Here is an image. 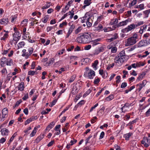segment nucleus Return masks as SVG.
I'll use <instances>...</instances> for the list:
<instances>
[{"label": "nucleus", "instance_id": "nucleus-19", "mask_svg": "<svg viewBox=\"0 0 150 150\" xmlns=\"http://www.w3.org/2000/svg\"><path fill=\"white\" fill-rule=\"evenodd\" d=\"M91 17L90 13L89 12H87L85 13L84 16L82 17V18L85 19L86 22L87 21H89Z\"/></svg>", "mask_w": 150, "mask_h": 150}, {"label": "nucleus", "instance_id": "nucleus-17", "mask_svg": "<svg viewBox=\"0 0 150 150\" xmlns=\"http://www.w3.org/2000/svg\"><path fill=\"white\" fill-rule=\"evenodd\" d=\"M1 134L3 136H7L8 133V130L6 128H3L1 130Z\"/></svg>", "mask_w": 150, "mask_h": 150}, {"label": "nucleus", "instance_id": "nucleus-42", "mask_svg": "<svg viewBox=\"0 0 150 150\" xmlns=\"http://www.w3.org/2000/svg\"><path fill=\"white\" fill-rule=\"evenodd\" d=\"M116 79H117L116 82V84L119 83L121 81V78L120 76H117L116 77Z\"/></svg>", "mask_w": 150, "mask_h": 150}, {"label": "nucleus", "instance_id": "nucleus-8", "mask_svg": "<svg viewBox=\"0 0 150 150\" xmlns=\"http://www.w3.org/2000/svg\"><path fill=\"white\" fill-rule=\"evenodd\" d=\"M112 36H114V38H108L107 39V41L108 42H112L118 38V36L117 33H114Z\"/></svg>", "mask_w": 150, "mask_h": 150}, {"label": "nucleus", "instance_id": "nucleus-5", "mask_svg": "<svg viewBox=\"0 0 150 150\" xmlns=\"http://www.w3.org/2000/svg\"><path fill=\"white\" fill-rule=\"evenodd\" d=\"M141 144H143L146 147H148L150 144V139L147 137H144L141 141Z\"/></svg>", "mask_w": 150, "mask_h": 150}, {"label": "nucleus", "instance_id": "nucleus-52", "mask_svg": "<svg viewBox=\"0 0 150 150\" xmlns=\"http://www.w3.org/2000/svg\"><path fill=\"white\" fill-rule=\"evenodd\" d=\"M68 107L66 108L62 112L60 115L58 116V117H60L62 115V114L64 113L67 110H68Z\"/></svg>", "mask_w": 150, "mask_h": 150}, {"label": "nucleus", "instance_id": "nucleus-43", "mask_svg": "<svg viewBox=\"0 0 150 150\" xmlns=\"http://www.w3.org/2000/svg\"><path fill=\"white\" fill-rule=\"evenodd\" d=\"M28 50L29 54V55H30V56L33 52V48L32 47H30L28 48Z\"/></svg>", "mask_w": 150, "mask_h": 150}, {"label": "nucleus", "instance_id": "nucleus-9", "mask_svg": "<svg viewBox=\"0 0 150 150\" xmlns=\"http://www.w3.org/2000/svg\"><path fill=\"white\" fill-rule=\"evenodd\" d=\"M104 50V47H98V49H96L94 52V55H97L100 53L103 52Z\"/></svg>", "mask_w": 150, "mask_h": 150}, {"label": "nucleus", "instance_id": "nucleus-56", "mask_svg": "<svg viewBox=\"0 0 150 150\" xmlns=\"http://www.w3.org/2000/svg\"><path fill=\"white\" fill-rule=\"evenodd\" d=\"M74 28V24H72L71 25L70 27L69 28V31L72 32Z\"/></svg>", "mask_w": 150, "mask_h": 150}, {"label": "nucleus", "instance_id": "nucleus-33", "mask_svg": "<svg viewBox=\"0 0 150 150\" xmlns=\"http://www.w3.org/2000/svg\"><path fill=\"white\" fill-rule=\"evenodd\" d=\"M38 72L36 71L30 70L28 71V74L29 75L33 76L35 74H37Z\"/></svg>", "mask_w": 150, "mask_h": 150}, {"label": "nucleus", "instance_id": "nucleus-15", "mask_svg": "<svg viewBox=\"0 0 150 150\" xmlns=\"http://www.w3.org/2000/svg\"><path fill=\"white\" fill-rule=\"evenodd\" d=\"M54 59L53 58L50 59L45 64V66L47 67L52 65L54 62Z\"/></svg>", "mask_w": 150, "mask_h": 150}, {"label": "nucleus", "instance_id": "nucleus-55", "mask_svg": "<svg viewBox=\"0 0 150 150\" xmlns=\"http://www.w3.org/2000/svg\"><path fill=\"white\" fill-rule=\"evenodd\" d=\"M28 98V93L25 94L24 96L22 98V99L23 100H26Z\"/></svg>", "mask_w": 150, "mask_h": 150}, {"label": "nucleus", "instance_id": "nucleus-16", "mask_svg": "<svg viewBox=\"0 0 150 150\" xmlns=\"http://www.w3.org/2000/svg\"><path fill=\"white\" fill-rule=\"evenodd\" d=\"M26 50L25 49H23L22 50V52L23 53L22 54V56L24 57H25V59H27L28 58L29 56H30V55H29V53L28 52H26Z\"/></svg>", "mask_w": 150, "mask_h": 150}, {"label": "nucleus", "instance_id": "nucleus-4", "mask_svg": "<svg viewBox=\"0 0 150 150\" xmlns=\"http://www.w3.org/2000/svg\"><path fill=\"white\" fill-rule=\"evenodd\" d=\"M118 41H115L112 42L109 45L107 48L110 49H111V52L112 53H115L116 52L117 48L116 47H112L113 46H115L118 43Z\"/></svg>", "mask_w": 150, "mask_h": 150}, {"label": "nucleus", "instance_id": "nucleus-30", "mask_svg": "<svg viewBox=\"0 0 150 150\" xmlns=\"http://www.w3.org/2000/svg\"><path fill=\"white\" fill-rule=\"evenodd\" d=\"M118 22V19L117 18L113 19L111 20V22L110 23V25H114L117 24Z\"/></svg>", "mask_w": 150, "mask_h": 150}, {"label": "nucleus", "instance_id": "nucleus-49", "mask_svg": "<svg viewBox=\"0 0 150 150\" xmlns=\"http://www.w3.org/2000/svg\"><path fill=\"white\" fill-rule=\"evenodd\" d=\"M137 67H140L141 66H144L145 64L143 62H139L138 63H137Z\"/></svg>", "mask_w": 150, "mask_h": 150}, {"label": "nucleus", "instance_id": "nucleus-39", "mask_svg": "<svg viewBox=\"0 0 150 150\" xmlns=\"http://www.w3.org/2000/svg\"><path fill=\"white\" fill-rule=\"evenodd\" d=\"M22 102V101L21 99H20L18 100L17 101L15 105H14L13 107V108L14 109L15 108L16 106H18L20 104H21Z\"/></svg>", "mask_w": 150, "mask_h": 150}, {"label": "nucleus", "instance_id": "nucleus-38", "mask_svg": "<svg viewBox=\"0 0 150 150\" xmlns=\"http://www.w3.org/2000/svg\"><path fill=\"white\" fill-rule=\"evenodd\" d=\"M76 77V76L75 74L72 75L70 79L69 80V83H71L73 82L75 80Z\"/></svg>", "mask_w": 150, "mask_h": 150}, {"label": "nucleus", "instance_id": "nucleus-51", "mask_svg": "<svg viewBox=\"0 0 150 150\" xmlns=\"http://www.w3.org/2000/svg\"><path fill=\"white\" fill-rule=\"evenodd\" d=\"M138 47L137 45H134V46H132L128 50L129 51H131L134 49H135L136 48Z\"/></svg>", "mask_w": 150, "mask_h": 150}, {"label": "nucleus", "instance_id": "nucleus-57", "mask_svg": "<svg viewBox=\"0 0 150 150\" xmlns=\"http://www.w3.org/2000/svg\"><path fill=\"white\" fill-rule=\"evenodd\" d=\"M1 72L2 74H4V75L6 74L7 73V71L6 68H4L1 71Z\"/></svg>", "mask_w": 150, "mask_h": 150}, {"label": "nucleus", "instance_id": "nucleus-34", "mask_svg": "<svg viewBox=\"0 0 150 150\" xmlns=\"http://www.w3.org/2000/svg\"><path fill=\"white\" fill-rule=\"evenodd\" d=\"M78 57L76 56L73 55L71 56L70 57V61L69 63L71 64L73 60H76L77 58Z\"/></svg>", "mask_w": 150, "mask_h": 150}, {"label": "nucleus", "instance_id": "nucleus-25", "mask_svg": "<svg viewBox=\"0 0 150 150\" xmlns=\"http://www.w3.org/2000/svg\"><path fill=\"white\" fill-rule=\"evenodd\" d=\"M46 3V4L42 7V8L43 9L48 8L52 5V3L50 2L47 1Z\"/></svg>", "mask_w": 150, "mask_h": 150}, {"label": "nucleus", "instance_id": "nucleus-59", "mask_svg": "<svg viewBox=\"0 0 150 150\" xmlns=\"http://www.w3.org/2000/svg\"><path fill=\"white\" fill-rule=\"evenodd\" d=\"M73 140H71L70 142V143H71L70 144L71 146L73 145V144L76 143L77 142V140L75 139L74 138H73Z\"/></svg>", "mask_w": 150, "mask_h": 150}, {"label": "nucleus", "instance_id": "nucleus-50", "mask_svg": "<svg viewBox=\"0 0 150 150\" xmlns=\"http://www.w3.org/2000/svg\"><path fill=\"white\" fill-rule=\"evenodd\" d=\"M103 18L104 16L103 15H101L98 17L97 21L99 22H100Z\"/></svg>", "mask_w": 150, "mask_h": 150}, {"label": "nucleus", "instance_id": "nucleus-32", "mask_svg": "<svg viewBox=\"0 0 150 150\" xmlns=\"http://www.w3.org/2000/svg\"><path fill=\"white\" fill-rule=\"evenodd\" d=\"M37 128L35 127L33 129V130L32 131L31 133L30 134V137H33L35 135V134L36 132L37 131Z\"/></svg>", "mask_w": 150, "mask_h": 150}, {"label": "nucleus", "instance_id": "nucleus-41", "mask_svg": "<svg viewBox=\"0 0 150 150\" xmlns=\"http://www.w3.org/2000/svg\"><path fill=\"white\" fill-rule=\"evenodd\" d=\"M91 1L92 0H84V4L88 6L91 4Z\"/></svg>", "mask_w": 150, "mask_h": 150}, {"label": "nucleus", "instance_id": "nucleus-6", "mask_svg": "<svg viewBox=\"0 0 150 150\" xmlns=\"http://www.w3.org/2000/svg\"><path fill=\"white\" fill-rule=\"evenodd\" d=\"M136 40H134L131 37L127 39V42H125V45L126 46L133 45L135 44L137 42Z\"/></svg>", "mask_w": 150, "mask_h": 150}, {"label": "nucleus", "instance_id": "nucleus-7", "mask_svg": "<svg viewBox=\"0 0 150 150\" xmlns=\"http://www.w3.org/2000/svg\"><path fill=\"white\" fill-rule=\"evenodd\" d=\"M129 21L128 19L124 21H122L121 22H120L119 23H118L117 25H114L113 26V27L114 28V29L116 28L117 27H121L123 26H124L126 25Z\"/></svg>", "mask_w": 150, "mask_h": 150}, {"label": "nucleus", "instance_id": "nucleus-1", "mask_svg": "<svg viewBox=\"0 0 150 150\" xmlns=\"http://www.w3.org/2000/svg\"><path fill=\"white\" fill-rule=\"evenodd\" d=\"M92 38L90 34L88 33H83L76 39L77 41L80 43H89L91 42Z\"/></svg>", "mask_w": 150, "mask_h": 150}, {"label": "nucleus", "instance_id": "nucleus-64", "mask_svg": "<svg viewBox=\"0 0 150 150\" xmlns=\"http://www.w3.org/2000/svg\"><path fill=\"white\" fill-rule=\"evenodd\" d=\"M150 115V107L149 108L148 110L146 112L145 115L146 117H148Z\"/></svg>", "mask_w": 150, "mask_h": 150}, {"label": "nucleus", "instance_id": "nucleus-23", "mask_svg": "<svg viewBox=\"0 0 150 150\" xmlns=\"http://www.w3.org/2000/svg\"><path fill=\"white\" fill-rule=\"evenodd\" d=\"M44 134H42V135L41 134L38 136L35 140V142L37 143H38L44 137Z\"/></svg>", "mask_w": 150, "mask_h": 150}, {"label": "nucleus", "instance_id": "nucleus-60", "mask_svg": "<svg viewBox=\"0 0 150 150\" xmlns=\"http://www.w3.org/2000/svg\"><path fill=\"white\" fill-rule=\"evenodd\" d=\"M91 47V45H88L84 47V50H90Z\"/></svg>", "mask_w": 150, "mask_h": 150}, {"label": "nucleus", "instance_id": "nucleus-48", "mask_svg": "<svg viewBox=\"0 0 150 150\" xmlns=\"http://www.w3.org/2000/svg\"><path fill=\"white\" fill-rule=\"evenodd\" d=\"M38 118V117L37 116H33L31 117L29 119L31 122H32V121L36 120Z\"/></svg>", "mask_w": 150, "mask_h": 150}, {"label": "nucleus", "instance_id": "nucleus-37", "mask_svg": "<svg viewBox=\"0 0 150 150\" xmlns=\"http://www.w3.org/2000/svg\"><path fill=\"white\" fill-rule=\"evenodd\" d=\"M13 40L15 41H17L18 42L19 40L20 39L21 36H19V35H17V37L16 36V35H13Z\"/></svg>", "mask_w": 150, "mask_h": 150}, {"label": "nucleus", "instance_id": "nucleus-35", "mask_svg": "<svg viewBox=\"0 0 150 150\" xmlns=\"http://www.w3.org/2000/svg\"><path fill=\"white\" fill-rule=\"evenodd\" d=\"M114 96L112 94L108 96L105 98V100L107 101H110L114 98Z\"/></svg>", "mask_w": 150, "mask_h": 150}, {"label": "nucleus", "instance_id": "nucleus-44", "mask_svg": "<svg viewBox=\"0 0 150 150\" xmlns=\"http://www.w3.org/2000/svg\"><path fill=\"white\" fill-rule=\"evenodd\" d=\"M8 35L7 34L5 33L4 34L3 36L1 38V40H5L6 38L8 37Z\"/></svg>", "mask_w": 150, "mask_h": 150}, {"label": "nucleus", "instance_id": "nucleus-58", "mask_svg": "<svg viewBox=\"0 0 150 150\" xmlns=\"http://www.w3.org/2000/svg\"><path fill=\"white\" fill-rule=\"evenodd\" d=\"M105 132L103 131L101 132L99 138V139H100L103 138Z\"/></svg>", "mask_w": 150, "mask_h": 150}, {"label": "nucleus", "instance_id": "nucleus-29", "mask_svg": "<svg viewBox=\"0 0 150 150\" xmlns=\"http://www.w3.org/2000/svg\"><path fill=\"white\" fill-rule=\"evenodd\" d=\"M49 18V15H47L45 16V17L42 18V20L43 22L44 23H46Z\"/></svg>", "mask_w": 150, "mask_h": 150}, {"label": "nucleus", "instance_id": "nucleus-62", "mask_svg": "<svg viewBox=\"0 0 150 150\" xmlns=\"http://www.w3.org/2000/svg\"><path fill=\"white\" fill-rule=\"evenodd\" d=\"M54 28V27L48 26L47 28V32H49Z\"/></svg>", "mask_w": 150, "mask_h": 150}, {"label": "nucleus", "instance_id": "nucleus-26", "mask_svg": "<svg viewBox=\"0 0 150 150\" xmlns=\"http://www.w3.org/2000/svg\"><path fill=\"white\" fill-rule=\"evenodd\" d=\"M128 31H129L131 30L132 29H135L136 27L135 26V24H132L129 25L127 27Z\"/></svg>", "mask_w": 150, "mask_h": 150}, {"label": "nucleus", "instance_id": "nucleus-22", "mask_svg": "<svg viewBox=\"0 0 150 150\" xmlns=\"http://www.w3.org/2000/svg\"><path fill=\"white\" fill-rule=\"evenodd\" d=\"M54 122H51L46 127L45 129V131L50 130V129L52 128L54 126Z\"/></svg>", "mask_w": 150, "mask_h": 150}, {"label": "nucleus", "instance_id": "nucleus-54", "mask_svg": "<svg viewBox=\"0 0 150 150\" xmlns=\"http://www.w3.org/2000/svg\"><path fill=\"white\" fill-rule=\"evenodd\" d=\"M124 117L125 118V119H124V120L128 121L130 118V116L129 114H127L125 115Z\"/></svg>", "mask_w": 150, "mask_h": 150}, {"label": "nucleus", "instance_id": "nucleus-46", "mask_svg": "<svg viewBox=\"0 0 150 150\" xmlns=\"http://www.w3.org/2000/svg\"><path fill=\"white\" fill-rule=\"evenodd\" d=\"M69 13L68 14V15H70V16L69 17V18L70 19H71L74 15V12L73 11H70L69 12Z\"/></svg>", "mask_w": 150, "mask_h": 150}, {"label": "nucleus", "instance_id": "nucleus-14", "mask_svg": "<svg viewBox=\"0 0 150 150\" xmlns=\"http://www.w3.org/2000/svg\"><path fill=\"white\" fill-rule=\"evenodd\" d=\"M146 74V73L144 71H143L141 74H139V76L136 79V81L137 82H138L140 80H142Z\"/></svg>", "mask_w": 150, "mask_h": 150}, {"label": "nucleus", "instance_id": "nucleus-40", "mask_svg": "<svg viewBox=\"0 0 150 150\" xmlns=\"http://www.w3.org/2000/svg\"><path fill=\"white\" fill-rule=\"evenodd\" d=\"M143 13L145 14V18H147L148 17L149 14L150 13V9L144 11Z\"/></svg>", "mask_w": 150, "mask_h": 150}, {"label": "nucleus", "instance_id": "nucleus-2", "mask_svg": "<svg viewBox=\"0 0 150 150\" xmlns=\"http://www.w3.org/2000/svg\"><path fill=\"white\" fill-rule=\"evenodd\" d=\"M128 58V57L126 55L124 50H122L115 57L114 59V62L116 64H118L121 66L125 62Z\"/></svg>", "mask_w": 150, "mask_h": 150}, {"label": "nucleus", "instance_id": "nucleus-53", "mask_svg": "<svg viewBox=\"0 0 150 150\" xmlns=\"http://www.w3.org/2000/svg\"><path fill=\"white\" fill-rule=\"evenodd\" d=\"M127 85V83L126 82H123L122 83L120 86L121 88H125Z\"/></svg>", "mask_w": 150, "mask_h": 150}, {"label": "nucleus", "instance_id": "nucleus-28", "mask_svg": "<svg viewBox=\"0 0 150 150\" xmlns=\"http://www.w3.org/2000/svg\"><path fill=\"white\" fill-rule=\"evenodd\" d=\"M25 45V42L23 41L20 42L18 44V49L23 47Z\"/></svg>", "mask_w": 150, "mask_h": 150}, {"label": "nucleus", "instance_id": "nucleus-21", "mask_svg": "<svg viewBox=\"0 0 150 150\" xmlns=\"http://www.w3.org/2000/svg\"><path fill=\"white\" fill-rule=\"evenodd\" d=\"M8 113V109L6 108H5L3 109L2 110V118H4L6 115H7Z\"/></svg>", "mask_w": 150, "mask_h": 150}, {"label": "nucleus", "instance_id": "nucleus-27", "mask_svg": "<svg viewBox=\"0 0 150 150\" xmlns=\"http://www.w3.org/2000/svg\"><path fill=\"white\" fill-rule=\"evenodd\" d=\"M6 64L7 66H11L13 64V60L12 59L10 58L7 59Z\"/></svg>", "mask_w": 150, "mask_h": 150}, {"label": "nucleus", "instance_id": "nucleus-63", "mask_svg": "<svg viewBox=\"0 0 150 150\" xmlns=\"http://www.w3.org/2000/svg\"><path fill=\"white\" fill-rule=\"evenodd\" d=\"M61 127V125H56L54 128V130L56 131H57L58 129H60V128Z\"/></svg>", "mask_w": 150, "mask_h": 150}, {"label": "nucleus", "instance_id": "nucleus-20", "mask_svg": "<svg viewBox=\"0 0 150 150\" xmlns=\"http://www.w3.org/2000/svg\"><path fill=\"white\" fill-rule=\"evenodd\" d=\"M132 135V133L131 132H129L128 133L124 134L123 135V137L126 140H128L129 139V138Z\"/></svg>", "mask_w": 150, "mask_h": 150}, {"label": "nucleus", "instance_id": "nucleus-24", "mask_svg": "<svg viewBox=\"0 0 150 150\" xmlns=\"http://www.w3.org/2000/svg\"><path fill=\"white\" fill-rule=\"evenodd\" d=\"M99 63L98 61V60H95L93 63L92 64V67H93V68L95 70H96L97 69V66L98 64Z\"/></svg>", "mask_w": 150, "mask_h": 150}, {"label": "nucleus", "instance_id": "nucleus-45", "mask_svg": "<svg viewBox=\"0 0 150 150\" xmlns=\"http://www.w3.org/2000/svg\"><path fill=\"white\" fill-rule=\"evenodd\" d=\"M91 90L90 89H89L84 93L83 96L86 97V96L88 95L91 93Z\"/></svg>", "mask_w": 150, "mask_h": 150}, {"label": "nucleus", "instance_id": "nucleus-10", "mask_svg": "<svg viewBox=\"0 0 150 150\" xmlns=\"http://www.w3.org/2000/svg\"><path fill=\"white\" fill-rule=\"evenodd\" d=\"M88 76L89 79H92L95 76V73L94 71L90 69V72L88 73Z\"/></svg>", "mask_w": 150, "mask_h": 150}, {"label": "nucleus", "instance_id": "nucleus-3", "mask_svg": "<svg viewBox=\"0 0 150 150\" xmlns=\"http://www.w3.org/2000/svg\"><path fill=\"white\" fill-rule=\"evenodd\" d=\"M150 44V38H146L141 40L138 44L137 47L146 46Z\"/></svg>", "mask_w": 150, "mask_h": 150}, {"label": "nucleus", "instance_id": "nucleus-47", "mask_svg": "<svg viewBox=\"0 0 150 150\" xmlns=\"http://www.w3.org/2000/svg\"><path fill=\"white\" fill-rule=\"evenodd\" d=\"M136 86L137 87L139 86V88H138V91L139 92L144 87L143 86H142L141 84H138L136 85Z\"/></svg>", "mask_w": 150, "mask_h": 150}, {"label": "nucleus", "instance_id": "nucleus-36", "mask_svg": "<svg viewBox=\"0 0 150 150\" xmlns=\"http://www.w3.org/2000/svg\"><path fill=\"white\" fill-rule=\"evenodd\" d=\"M100 80L98 77L96 76L95 78L94 81L93 83L94 84L98 85V83L100 81Z\"/></svg>", "mask_w": 150, "mask_h": 150}, {"label": "nucleus", "instance_id": "nucleus-31", "mask_svg": "<svg viewBox=\"0 0 150 150\" xmlns=\"http://www.w3.org/2000/svg\"><path fill=\"white\" fill-rule=\"evenodd\" d=\"M28 22V19H25L21 22V25L22 26H25L27 25Z\"/></svg>", "mask_w": 150, "mask_h": 150}, {"label": "nucleus", "instance_id": "nucleus-13", "mask_svg": "<svg viewBox=\"0 0 150 150\" xmlns=\"http://www.w3.org/2000/svg\"><path fill=\"white\" fill-rule=\"evenodd\" d=\"M79 91V89L76 86H74L72 88L71 93L73 95H75Z\"/></svg>", "mask_w": 150, "mask_h": 150}, {"label": "nucleus", "instance_id": "nucleus-61", "mask_svg": "<svg viewBox=\"0 0 150 150\" xmlns=\"http://www.w3.org/2000/svg\"><path fill=\"white\" fill-rule=\"evenodd\" d=\"M81 30V27H79L75 31V34H77L79 33Z\"/></svg>", "mask_w": 150, "mask_h": 150}, {"label": "nucleus", "instance_id": "nucleus-18", "mask_svg": "<svg viewBox=\"0 0 150 150\" xmlns=\"http://www.w3.org/2000/svg\"><path fill=\"white\" fill-rule=\"evenodd\" d=\"M101 39L100 38H98L97 39L94 40H91V42H92L93 46H94L99 44V43L98 42L101 41Z\"/></svg>", "mask_w": 150, "mask_h": 150}, {"label": "nucleus", "instance_id": "nucleus-11", "mask_svg": "<svg viewBox=\"0 0 150 150\" xmlns=\"http://www.w3.org/2000/svg\"><path fill=\"white\" fill-rule=\"evenodd\" d=\"M9 19L8 18H6L1 19L0 20V24L6 25L8 23Z\"/></svg>", "mask_w": 150, "mask_h": 150}, {"label": "nucleus", "instance_id": "nucleus-12", "mask_svg": "<svg viewBox=\"0 0 150 150\" xmlns=\"http://www.w3.org/2000/svg\"><path fill=\"white\" fill-rule=\"evenodd\" d=\"M18 90L20 91H23L25 88V85L24 82H21L17 86Z\"/></svg>", "mask_w": 150, "mask_h": 150}]
</instances>
